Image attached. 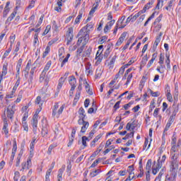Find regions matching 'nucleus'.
I'll return each instance as SVG.
<instances>
[{"label": "nucleus", "instance_id": "f257e3e1", "mask_svg": "<svg viewBox=\"0 0 181 181\" xmlns=\"http://www.w3.org/2000/svg\"><path fill=\"white\" fill-rule=\"evenodd\" d=\"M93 26L94 25H93L92 23H89L80 30L77 35V37H79L76 43L78 46L81 45L83 40H85V42L90 40V32H91V29H93Z\"/></svg>", "mask_w": 181, "mask_h": 181}, {"label": "nucleus", "instance_id": "f03ea898", "mask_svg": "<svg viewBox=\"0 0 181 181\" xmlns=\"http://www.w3.org/2000/svg\"><path fill=\"white\" fill-rule=\"evenodd\" d=\"M180 164L179 154H173L170 161V172L171 173V177H173V179H176V176H177V170H179Z\"/></svg>", "mask_w": 181, "mask_h": 181}, {"label": "nucleus", "instance_id": "7ed1b4c3", "mask_svg": "<svg viewBox=\"0 0 181 181\" xmlns=\"http://www.w3.org/2000/svg\"><path fill=\"white\" fill-rule=\"evenodd\" d=\"M15 111H16V105H8L6 109V117L10 119H13V115H15Z\"/></svg>", "mask_w": 181, "mask_h": 181}, {"label": "nucleus", "instance_id": "20e7f679", "mask_svg": "<svg viewBox=\"0 0 181 181\" xmlns=\"http://www.w3.org/2000/svg\"><path fill=\"white\" fill-rule=\"evenodd\" d=\"M179 112V106L176 105H173L169 109H167L166 112L171 114L170 117H176V115Z\"/></svg>", "mask_w": 181, "mask_h": 181}, {"label": "nucleus", "instance_id": "39448f33", "mask_svg": "<svg viewBox=\"0 0 181 181\" xmlns=\"http://www.w3.org/2000/svg\"><path fill=\"white\" fill-rule=\"evenodd\" d=\"M21 166L22 168L21 169V172L29 170V169H30V168L32 167V159H30V158H28L26 162H23L21 164Z\"/></svg>", "mask_w": 181, "mask_h": 181}, {"label": "nucleus", "instance_id": "423d86ee", "mask_svg": "<svg viewBox=\"0 0 181 181\" xmlns=\"http://www.w3.org/2000/svg\"><path fill=\"white\" fill-rule=\"evenodd\" d=\"M69 83L71 86L70 94H73V91L76 90V84L77 83V79H76V77H74V76H71L69 77Z\"/></svg>", "mask_w": 181, "mask_h": 181}, {"label": "nucleus", "instance_id": "0eeeda50", "mask_svg": "<svg viewBox=\"0 0 181 181\" xmlns=\"http://www.w3.org/2000/svg\"><path fill=\"white\" fill-rule=\"evenodd\" d=\"M73 37L74 35H73V28H69L66 33V45L69 46L73 41Z\"/></svg>", "mask_w": 181, "mask_h": 181}, {"label": "nucleus", "instance_id": "6e6552de", "mask_svg": "<svg viewBox=\"0 0 181 181\" xmlns=\"http://www.w3.org/2000/svg\"><path fill=\"white\" fill-rule=\"evenodd\" d=\"M79 125H81L82 124V127H81V132L82 134H86V132L87 131L89 125H90V123H88V122H86L84 119H79L78 121Z\"/></svg>", "mask_w": 181, "mask_h": 181}, {"label": "nucleus", "instance_id": "1a4fd4ad", "mask_svg": "<svg viewBox=\"0 0 181 181\" xmlns=\"http://www.w3.org/2000/svg\"><path fill=\"white\" fill-rule=\"evenodd\" d=\"M50 66H52V61H48L40 75V78H45V76H46V73L49 71V69H50Z\"/></svg>", "mask_w": 181, "mask_h": 181}, {"label": "nucleus", "instance_id": "9d476101", "mask_svg": "<svg viewBox=\"0 0 181 181\" xmlns=\"http://www.w3.org/2000/svg\"><path fill=\"white\" fill-rule=\"evenodd\" d=\"M4 121V127H3V131L5 134V135H8L9 134V129H8V119H6V116L4 114V118L3 119Z\"/></svg>", "mask_w": 181, "mask_h": 181}, {"label": "nucleus", "instance_id": "9b49d317", "mask_svg": "<svg viewBox=\"0 0 181 181\" xmlns=\"http://www.w3.org/2000/svg\"><path fill=\"white\" fill-rule=\"evenodd\" d=\"M154 2H155V0H150L148 3H147L145 5L143 10H141V12H143V13H145V12H146L148 9H150L151 8H152V6L153 5Z\"/></svg>", "mask_w": 181, "mask_h": 181}, {"label": "nucleus", "instance_id": "f8f14e48", "mask_svg": "<svg viewBox=\"0 0 181 181\" xmlns=\"http://www.w3.org/2000/svg\"><path fill=\"white\" fill-rule=\"evenodd\" d=\"M125 37H127V33H123L116 42V46H121L125 40Z\"/></svg>", "mask_w": 181, "mask_h": 181}, {"label": "nucleus", "instance_id": "ddd939ff", "mask_svg": "<svg viewBox=\"0 0 181 181\" xmlns=\"http://www.w3.org/2000/svg\"><path fill=\"white\" fill-rule=\"evenodd\" d=\"M161 168H162V164L160 163V162L158 161L156 167L153 166V168H152L153 175H156V173L159 172Z\"/></svg>", "mask_w": 181, "mask_h": 181}, {"label": "nucleus", "instance_id": "4468645a", "mask_svg": "<svg viewBox=\"0 0 181 181\" xmlns=\"http://www.w3.org/2000/svg\"><path fill=\"white\" fill-rule=\"evenodd\" d=\"M37 117H33L32 119V125H33V131L34 134H36L37 128Z\"/></svg>", "mask_w": 181, "mask_h": 181}, {"label": "nucleus", "instance_id": "2eb2a0df", "mask_svg": "<svg viewBox=\"0 0 181 181\" xmlns=\"http://www.w3.org/2000/svg\"><path fill=\"white\" fill-rule=\"evenodd\" d=\"M66 81V78L64 77H61L59 80L58 86H57V92L59 93L60 90H62V88L63 87V84H64V82Z\"/></svg>", "mask_w": 181, "mask_h": 181}, {"label": "nucleus", "instance_id": "dca6fc26", "mask_svg": "<svg viewBox=\"0 0 181 181\" xmlns=\"http://www.w3.org/2000/svg\"><path fill=\"white\" fill-rule=\"evenodd\" d=\"M95 59L97 60L95 64H100L101 62H103V55H101V52L100 53V50H98L96 53Z\"/></svg>", "mask_w": 181, "mask_h": 181}, {"label": "nucleus", "instance_id": "f3484780", "mask_svg": "<svg viewBox=\"0 0 181 181\" xmlns=\"http://www.w3.org/2000/svg\"><path fill=\"white\" fill-rule=\"evenodd\" d=\"M86 73L87 76H90V74H93V66H91V64L88 63L86 66Z\"/></svg>", "mask_w": 181, "mask_h": 181}, {"label": "nucleus", "instance_id": "a211bd4d", "mask_svg": "<svg viewBox=\"0 0 181 181\" xmlns=\"http://www.w3.org/2000/svg\"><path fill=\"white\" fill-rule=\"evenodd\" d=\"M69 59H70V54H67L66 57L63 59V58H59V62H62L61 63V67H64V65L67 62H69Z\"/></svg>", "mask_w": 181, "mask_h": 181}, {"label": "nucleus", "instance_id": "6ab92c4d", "mask_svg": "<svg viewBox=\"0 0 181 181\" xmlns=\"http://www.w3.org/2000/svg\"><path fill=\"white\" fill-rule=\"evenodd\" d=\"M41 134L43 137L47 136V134H49V129H47V124H45V125H42Z\"/></svg>", "mask_w": 181, "mask_h": 181}, {"label": "nucleus", "instance_id": "aec40b11", "mask_svg": "<svg viewBox=\"0 0 181 181\" xmlns=\"http://www.w3.org/2000/svg\"><path fill=\"white\" fill-rule=\"evenodd\" d=\"M86 88V93L89 94V95H93V90L90 88V84H88V82L87 81H85V83H83Z\"/></svg>", "mask_w": 181, "mask_h": 181}, {"label": "nucleus", "instance_id": "412c9836", "mask_svg": "<svg viewBox=\"0 0 181 181\" xmlns=\"http://www.w3.org/2000/svg\"><path fill=\"white\" fill-rule=\"evenodd\" d=\"M88 42H86V40H82L81 43L83 45L80 48H78L76 51V53L78 54H81V53H83V51L84 50V47H85L86 45H87Z\"/></svg>", "mask_w": 181, "mask_h": 181}, {"label": "nucleus", "instance_id": "4be33fe9", "mask_svg": "<svg viewBox=\"0 0 181 181\" xmlns=\"http://www.w3.org/2000/svg\"><path fill=\"white\" fill-rule=\"evenodd\" d=\"M78 114L80 115L79 119L84 120V118H86V111L84 110V108L80 107L78 110Z\"/></svg>", "mask_w": 181, "mask_h": 181}, {"label": "nucleus", "instance_id": "5701e85b", "mask_svg": "<svg viewBox=\"0 0 181 181\" xmlns=\"http://www.w3.org/2000/svg\"><path fill=\"white\" fill-rule=\"evenodd\" d=\"M63 6V3L62 1H57V6L54 7V11L57 12H62V7Z\"/></svg>", "mask_w": 181, "mask_h": 181}, {"label": "nucleus", "instance_id": "b1692460", "mask_svg": "<svg viewBox=\"0 0 181 181\" xmlns=\"http://www.w3.org/2000/svg\"><path fill=\"white\" fill-rule=\"evenodd\" d=\"M165 64H167V69L168 70H170V55H169L168 54H165Z\"/></svg>", "mask_w": 181, "mask_h": 181}, {"label": "nucleus", "instance_id": "393cba45", "mask_svg": "<svg viewBox=\"0 0 181 181\" xmlns=\"http://www.w3.org/2000/svg\"><path fill=\"white\" fill-rule=\"evenodd\" d=\"M141 13H144V12H142V11H139L135 15H131L130 16H132V22H135V21H136V19H138V18H139V16H141Z\"/></svg>", "mask_w": 181, "mask_h": 181}, {"label": "nucleus", "instance_id": "a878e982", "mask_svg": "<svg viewBox=\"0 0 181 181\" xmlns=\"http://www.w3.org/2000/svg\"><path fill=\"white\" fill-rule=\"evenodd\" d=\"M152 166V159H148L146 165V170L147 172H151V168Z\"/></svg>", "mask_w": 181, "mask_h": 181}, {"label": "nucleus", "instance_id": "bb28decb", "mask_svg": "<svg viewBox=\"0 0 181 181\" xmlns=\"http://www.w3.org/2000/svg\"><path fill=\"white\" fill-rule=\"evenodd\" d=\"M110 53H111V45H108L107 48L104 53V59H107L108 56H110Z\"/></svg>", "mask_w": 181, "mask_h": 181}, {"label": "nucleus", "instance_id": "cd10ccee", "mask_svg": "<svg viewBox=\"0 0 181 181\" xmlns=\"http://www.w3.org/2000/svg\"><path fill=\"white\" fill-rule=\"evenodd\" d=\"M66 169V165H63L58 171L57 177L62 178V176H63V173L64 172Z\"/></svg>", "mask_w": 181, "mask_h": 181}, {"label": "nucleus", "instance_id": "c85d7f7f", "mask_svg": "<svg viewBox=\"0 0 181 181\" xmlns=\"http://www.w3.org/2000/svg\"><path fill=\"white\" fill-rule=\"evenodd\" d=\"M103 75V69L101 68H98L96 69L95 78H100Z\"/></svg>", "mask_w": 181, "mask_h": 181}, {"label": "nucleus", "instance_id": "c756f323", "mask_svg": "<svg viewBox=\"0 0 181 181\" xmlns=\"http://www.w3.org/2000/svg\"><path fill=\"white\" fill-rule=\"evenodd\" d=\"M30 66H32V61L29 60L25 66V70L27 74H29V71L30 70Z\"/></svg>", "mask_w": 181, "mask_h": 181}, {"label": "nucleus", "instance_id": "7c9ffc66", "mask_svg": "<svg viewBox=\"0 0 181 181\" xmlns=\"http://www.w3.org/2000/svg\"><path fill=\"white\" fill-rule=\"evenodd\" d=\"M177 136H176V132H174L172 137V141H171L172 145H176V142L177 141Z\"/></svg>", "mask_w": 181, "mask_h": 181}, {"label": "nucleus", "instance_id": "2f4dec72", "mask_svg": "<svg viewBox=\"0 0 181 181\" xmlns=\"http://www.w3.org/2000/svg\"><path fill=\"white\" fill-rule=\"evenodd\" d=\"M90 54H91V48H88L84 52H83V57H90Z\"/></svg>", "mask_w": 181, "mask_h": 181}, {"label": "nucleus", "instance_id": "473e14b6", "mask_svg": "<svg viewBox=\"0 0 181 181\" xmlns=\"http://www.w3.org/2000/svg\"><path fill=\"white\" fill-rule=\"evenodd\" d=\"M95 4H96L95 6L94 7H93V8H91V10L90 11L89 15H94V13L95 12V11H96L97 9H98V5H99V4H98V3H95Z\"/></svg>", "mask_w": 181, "mask_h": 181}, {"label": "nucleus", "instance_id": "72a5a7b5", "mask_svg": "<svg viewBox=\"0 0 181 181\" xmlns=\"http://www.w3.org/2000/svg\"><path fill=\"white\" fill-rule=\"evenodd\" d=\"M159 43H160V37H157L153 46V49H156Z\"/></svg>", "mask_w": 181, "mask_h": 181}, {"label": "nucleus", "instance_id": "f704fd0d", "mask_svg": "<svg viewBox=\"0 0 181 181\" xmlns=\"http://www.w3.org/2000/svg\"><path fill=\"white\" fill-rule=\"evenodd\" d=\"M146 76H144L140 81L141 84H140V87H141V88H144V86L145 84V83H146Z\"/></svg>", "mask_w": 181, "mask_h": 181}, {"label": "nucleus", "instance_id": "c9c22d12", "mask_svg": "<svg viewBox=\"0 0 181 181\" xmlns=\"http://www.w3.org/2000/svg\"><path fill=\"white\" fill-rule=\"evenodd\" d=\"M43 19H45V16L44 15L40 16V18L38 21V23L35 25V28H39V26H40V25H42V22H43Z\"/></svg>", "mask_w": 181, "mask_h": 181}, {"label": "nucleus", "instance_id": "e433bc0d", "mask_svg": "<svg viewBox=\"0 0 181 181\" xmlns=\"http://www.w3.org/2000/svg\"><path fill=\"white\" fill-rule=\"evenodd\" d=\"M51 28H52V26H50V25H47L42 35L46 36V35H47L49 33V32L50 31Z\"/></svg>", "mask_w": 181, "mask_h": 181}, {"label": "nucleus", "instance_id": "4c0bfd02", "mask_svg": "<svg viewBox=\"0 0 181 181\" xmlns=\"http://www.w3.org/2000/svg\"><path fill=\"white\" fill-rule=\"evenodd\" d=\"M101 170L100 169L95 170L93 172L90 173L91 177H95V176H97L98 173H100Z\"/></svg>", "mask_w": 181, "mask_h": 181}, {"label": "nucleus", "instance_id": "58836bf2", "mask_svg": "<svg viewBox=\"0 0 181 181\" xmlns=\"http://www.w3.org/2000/svg\"><path fill=\"white\" fill-rule=\"evenodd\" d=\"M87 141H88V137L86 136H82V144L83 146H87Z\"/></svg>", "mask_w": 181, "mask_h": 181}, {"label": "nucleus", "instance_id": "ea45409f", "mask_svg": "<svg viewBox=\"0 0 181 181\" xmlns=\"http://www.w3.org/2000/svg\"><path fill=\"white\" fill-rule=\"evenodd\" d=\"M132 74H130L128 75L127 76V80L126 81V83H124V86H128L129 84V83H131V80L132 79Z\"/></svg>", "mask_w": 181, "mask_h": 181}, {"label": "nucleus", "instance_id": "a19ab883", "mask_svg": "<svg viewBox=\"0 0 181 181\" xmlns=\"http://www.w3.org/2000/svg\"><path fill=\"white\" fill-rule=\"evenodd\" d=\"M148 91L151 94L152 97H159V92H153L151 89H148Z\"/></svg>", "mask_w": 181, "mask_h": 181}, {"label": "nucleus", "instance_id": "79ce46f5", "mask_svg": "<svg viewBox=\"0 0 181 181\" xmlns=\"http://www.w3.org/2000/svg\"><path fill=\"white\" fill-rule=\"evenodd\" d=\"M19 84H21V77H18V79L14 85V90H18V87H19Z\"/></svg>", "mask_w": 181, "mask_h": 181}, {"label": "nucleus", "instance_id": "37998d69", "mask_svg": "<svg viewBox=\"0 0 181 181\" xmlns=\"http://www.w3.org/2000/svg\"><path fill=\"white\" fill-rule=\"evenodd\" d=\"M7 73H8V67L6 66V65H4L1 76H6Z\"/></svg>", "mask_w": 181, "mask_h": 181}, {"label": "nucleus", "instance_id": "c03bdc74", "mask_svg": "<svg viewBox=\"0 0 181 181\" xmlns=\"http://www.w3.org/2000/svg\"><path fill=\"white\" fill-rule=\"evenodd\" d=\"M36 3V1H35V0H31L30 1V4L28 5V6L27 7L28 9H32V8H35V4Z\"/></svg>", "mask_w": 181, "mask_h": 181}, {"label": "nucleus", "instance_id": "a18cd8bd", "mask_svg": "<svg viewBox=\"0 0 181 181\" xmlns=\"http://www.w3.org/2000/svg\"><path fill=\"white\" fill-rule=\"evenodd\" d=\"M9 8H4V12H3V18H6L8 13H9Z\"/></svg>", "mask_w": 181, "mask_h": 181}, {"label": "nucleus", "instance_id": "49530a36", "mask_svg": "<svg viewBox=\"0 0 181 181\" xmlns=\"http://www.w3.org/2000/svg\"><path fill=\"white\" fill-rule=\"evenodd\" d=\"M33 31L35 32V33H40V28L37 29H35V28L30 29L28 31V35H30V33H32V32Z\"/></svg>", "mask_w": 181, "mask_h": 181}, {"label": "nucleus", "instance_id": "de8ad7c7", "mask_svg": "<svg viewBox=\"0 0 181 181\" xmlns=\"http://www.w3.org/2000/svg\"><path fill=\"white\" fill-rule=\"evenodd\" d=\"M16 15V13H12L11 16L7 18V22H12Z\"/></svg>", "mask_w": 181, "mask_h": 181}, {"label": "nucleus", "instance_id": "09e8293b", "mask_svg": "<svg viewBox=\"0 0 181 181\" xmlns=\"http://www.w3.org/2000/svg\"><path fill=\"white\" fill-rule=\"evenodd\" d=\"M64 53V47H62L59 49V51H58L59 57H62Z\"/></svg>", "mask_w": 181, "mask_h": 181}, {"label": "nucleus", "instance_id": "8fccbe9b", "mask_svg": "<svg viewBox=\"0 0 181 181\" xmlns=\"http://www.w3.org/2000/svg\"><path fill=\"white\" fill-rule=\"evenodd\" d=\"M162 18H163V15L160 14L154 21V25H156V23H159L162 21Z\"/></svg>", "mask_w": 181, "mask_h": 181}, {"label": "nucleus", "instance_id": "3c124183", "mask_svg": "<svg viewBox=\"0 0 181 181\" xmlns=\"http://www.w3.org/2000/svg\"><path fill=\"white\" fill-rule=\"evenodd\" d=\"M21 158H22V155L19 154L17 157V160L16 162V166L18 168L21 165Z\"/></svg>", "mask_w": 181, "mask_h": 181}, {"label": "nucleus", "instance_id": "603ef678", "mask_svg": "<svg viewBox=\"0 0 181 181\" xmlns=\"http://www.w3.org/2000/svg\"><path fill=\"white\" fill-rule=\"evenodd\" d=\"M64 105H62L60 108L59 109V110L57 111V117H59V115H61V114L63 113V110H64Z\"/></svg>", "mask_w": 181, "mask_h": 181}, {"label": "nucleus", "instance_id": "864d4df0", "mask_svg": "<svg viewBox=\"0 0 181 181\" xmlns=\"http://www.w3.org/2000/svg\"><path fill=\"white\" fill-rule=\"evenodd\" d=\"M107 39H108V37L107 36H103L100 40H99V43L100 45H103V43H104Z\"/></svg>", "mask_w": 181, "mask_h": 181}, {"label": "nucleus", "instance_id": "5fc2aeb1", "mask_svg": "<svg viewBox=\"0 0 181 181\" xmlns=\"http://www.w3.org/2000/svg\"><path fill=\"white\" fill-rule=\"evenodd\" d=\"M42 101V97L37 96L35 100V104H37V105H42V103H41Z\"/></svg>", "mask_w": 181, "mask_h": 181}, {"label": "nucleus", "instance_id": "6e6d98bb", "mask_svg": "<svg viewBox=\"0 0 181 181\" xmlns=\"http://www.w3.org/2000/svg\"><path fill=\"white\" fill-rule=\"evenodd\" d=\"M167 100L170 103H172V101H173V98L172 97V94L170 93V92H168L167 94Z\"/></svg>", "mask_w": 181, "mask_h": 181}, {"label": "nucleus", "instance_id": "4d7b16f0", "mask_svg": "<svg viewBox=\"0 0 181 181\" xmlns=\"http://www.w3.org/2000/svg\"><path fill=\"white\" fill-rule=\"evenodd\" d=\"M116 59H117L116 56L112 57V58L111 59L109 63V66H114V64H115Z\"/></svg>", "mask_w": 181, "mask_h": 181}, {"label": "nucleus", "instance_id": "13d9d810", "mask_svg": "<svg viewBox=\"0 0 181 181\" xmlns=\"http://www.w3.org/2000/svg\"><path fill=\"white\" fill-rule=\"evenodd\" d=\"M100 163V158L95 160L92 165H90V168H95V166H97V165H98V163Z\"/></svg>", "mask_w": 181, "mask_h": 181}, {"label": "nucleus", "instance_id": "bf43d9fd", "mask_svg": "<svg viewBox=\"0 0 181 181\" xmlns=\"http://www.w3.org/2000/svg\"><path fill=\"white\" fill-rule=\"evenodd\" d=\"M21 67H22V66L16 65L17 74L16 75V77H18L19 76V74H21Z\"/></svg>", "mask_w": 181, "mask_h": 181}, {"label": "nucleus", "instance_id": "052dcab7", "mask_svg": "<svg viewBox=\"0 0 181 181\" xmlns=\"http://www.w3.org/2000/svg\"><path fill=\"white\" fill-rule=\"evenodd\" d=\"M119 104H121V101H117V102L115 104V105H114V107H113L115 111H117V109L119 108Z\"/></svg>", "mask_w": 181, "mask_h": 181}, {"label": "nucleus", "instance_id": "680f3d73", "mask_svg": "<svg viewBox=\"0 0 181 181\" xmlns=\"http://www.w3.org/2000/svg\"><path fill=\"white\" fill-rule=\"evenodd\" d=\"M81 18H83V16H81V15H78L76 18L75 19L74 23L76 25H77L78 23H80V19H81Z\"/></svg>", "mask_w": 181, "mask_h": 181}, {"label": "nucleus", "instance_id": "e2e57ef3", "mask_svg": "<svg viewBox=\"0 0 181 181\" xmlns=\"http://www.w3.org/2000/svg\"><path fill=\"white\" fill-rule=\"evenodd\" d=\"M153 108H155V102L151 101L150 107H149V112H151V111H153Z\"/></svg>", "mask_w": 181, "mask_h": 181}, {"label": "nucleus", "instance_id": "0e129e2a", "mask_svg": "<svg viewBox=\"0 0 181 181\" xmlns=\"http://www.w3.org/2000/svg\"><path fill=\"white\" fill-rule=\"evenodd\" d=\"M23 128L24 131H26V132H28V131H29V127H28V123L23 122Z\"/></svg>", "mask_w": 181, "mask_h": 181}, {"label": "nucleus", "instance_id": "69168bd1", "mask_svg": "<svg viewBox=\"0 0 181 181\" xmlns=\"http://www.w3.org/2000/svg\"><path fill=\"white\" fill-rule=\"evenodd\" d=\"M124 71H125V67H124V66H122L119 69L118 73H119V74L120 76H122V74H124Z\"/></svg>", "mask_w": 181, "mask_h": 181}, {"label": "nucleus", "instance_id": "338daca9", "mask_svg": "<svg viewBox=\"0 0 181 181\" xmlns=\"http://www.w3.org/2000/svg\"><path fill=\"white\" fill-rule=\"evenodd\" d=\"M66 172L68 173V176H70L71 173V165H68L66 167Z\"/></svg>", "mask_w": 181, "mask_h": 181}, {"label": "nucleus", "instance_id": "774afa93", "mask_svg": "<svg viewBox=\"0 0 181 181\" xmlns=\"http://www.w3.org/2000/svg\"><path fill=\"white\" fill-rule=\"evenodd\" d=\"M159 108H156L154 112H153V117L156 118H158V114H159Z\"/></svg>", "mask_w": 181, "mask_h": 181}]
</instances>
